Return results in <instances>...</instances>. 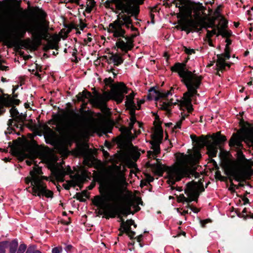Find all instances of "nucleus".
Segmentation results:
<instances>
[{"label": "nucleus", "instance_id": "obj_13", "mask_svg": "<svg viewBox=\"0 0 253 253\" xmlns=\"http://www.w3.org/2000/svg\"><path fill=\"white\" fill-rule=\"evenodd\" d=\"M152 145L153 151H148L147 155L150 158H153L154 159H155V156L160 152V145L156 139L153 142ZM156 160L157 161V163L156 164H151L148 163L146 164L148 168H151L155 173L159 175H162L164 171L163 165L160 162L159 159L156 158Z\"/></svg>", "mask_w": 253, "mask_h": 253}, {"label": "nucleus", "instance_id": "obj_21", "mask_svg": "<svg viewBox=\"0 0 253 253\" xmlns=\"http://www.w3.org/2000/svg\"><path fill=\"white\" fill-rule=\"evenodd\" d=\"M134 124L129 123L128 128L126 126H122L120 128V131L124 136L130 140L134 138V136L132 135L131 131V130L133 128Z\"/></svg>", "mask_w": 253, "mask_h": 253}, {"label": "nucleus", "instance_id": "obj_42", "mask_svg": "<svg viewBox=\"0 0 253 253\" xmlns=\"http://www.w3.org/2000/svg\"><path fill=\"white\" fill-rule=\"evenodd\" d=\"M126 108L130 110V116H131V115H135V110L136 109V107L135 105H134V106L126 107Z\"/></svg>", "mask_w": 253, "mask_h": 253}, {"label": "nucleus", "instance_id": "obj_30", "mask_svg": "<svg viewBox=\"0 0 253 253\" xmlns=\"http://www.w3.org/2000/svg\"><path fill=\"white\" fill-rule=\"evenodd\" d=\"M125 232L130 238H132L135 235V233L131 230L130 227H125L123 231H121L119 236L122 235L123 233Z\"/></svg>", "mask_w": 253, "mask_h": 253}, {"label": "nucleus", "instance_id": "obj_11", "mask_svg": "<svg viewBox=\"0 0 253 253\" xmlns=\"http://www.w3.org/2000/svg\"><path fill=\"white\" fill-rule=\"evenodd\" d=\"M70 114L73 119L69 121L68 127H65L61 125L57 130L60 132L66 131L71 133H77L80 131L84 125L83 118L80 114L73 110L70 111Z\"/></svg>", "mask_w": 253, "mask_h": 253}, {"label": "nucleus", "instance_id": "obj_39", "mask_svg": "<svg viewBox=\"0 0 253 253\" xmlns=\"http://www.w3.org/2000/svg\"><path fill=\"white\" fill-rule=\"evenodd\" d=\"M26 249V245L24 244H21L16 253H24Z\"/></svg>", "mask_w": 253, "mask_h": 253}, {"label": "nucleus", "instance_id": "obj_6", "mask_svg": "<svg viewBox=\"0 0 253 253\" xmlns=\"http://www.w3.org/2000/svg\"><path fill=\"white\" fill-rule=\"evenodd\" d=\"M20 100L12 98L7 94L3 93L2 95H0V116L3 115L6 111L4 107L11 108L9 110L10 117L12 119H9L7 122V126H8L7 130L5 131V134L10 133L13 130V128L11 127L12 126L20 128L21 130L23 128V123L26 120L27 115L19 113L18 110L16 108V106L19 104Z\"/></svg>", "mask_w": 253, "mask_h": 253}, {"label": "nucleus", "instance_id": "obj_41", "mask_svg": "<svg viewBox=\"0 0 253 253\" xmlns=\"http://www.w3.org/2000/svg\"><path fill=\"white\" fill-rule=\"evenodd\" d=\"M184 51L186 53L189 55H191L195 53V50L193 49L188 48L186 47H184Z\"/></svg>", "mask_w": 253, "mask_h": 253}, {"label": "nucleus", "instance_id": "obj_58", "mask_svg": "<svg viewBox=\"0 0 253 253\" xmlns=\"http://www.w3.org/2000/svg\"><path fill=\"white\" fill-rule=\"evenodd\" d=\"M81 194H83V198H88L87 191L84 190L81 192Z\"/></svg>", "mask_w": 253, "mask_h": 253}, {"label": "nucleus", "instance_id": "obj_29", "mask_svg": "<svg viewBox=\"0 0 253 253\" xmlns=\"http://www.w3.org/2000/svg\"><path fill=\"white\" fill-rule=\"evenodd\" d=\"M58 42L56 41H49L47 42L46 45L44 47V50H46L48 49H55L57 50Z\"/></svg>", "mask_w": 253, "mask_h": 253}, {"label": "nucleus", "instance_id": "obj_55", "mask_svg": "<svg viewBox=\"0 0 253 253\" xmlns=\"http://www.w3.org/2000/svg\"><path fill=\"white\" fill-rule=\"evenodd\" d=\"M8 69V66L2 65L1 63H0V70H3V71H6Z\"/></svg>", "mask_w": 253, "mask_h": 253}, {"label": "nucleus", "instance_id": "obj_52", "mask_svg": "<svg viewBox=\"0 0 253 253\" xmlns=\"http://www.w3.org/2000/svg\"><path fill=\"white\" fill-rule=\"evenodd\" d=\"M130 123H131L132 124H134L136 121L135 115H131V116H130Z\"/></svg>", "mask_w": 253, "mask_h": 253}, {"label": "nucleus", "instance_id": "obj_28", "mask_svg": "<svg viewBox=\"0 0 253 253\" xmlns=\"http://www.w3.org/2000/svg\"><path fill=\"white\" fill-rule=\"evenodd\" d=\"M9 253H16L17 249L18 243L16 240H13L9 244Z\"/></svg>", "mask_w": 253, "mask_h": 253}, {"label": "nucleus", "instance_id": "obj_48", "mask_svg": "<svg viewBox=\"0 0 253 253\" xmlns=\"http://www.w3.org/2000/svg\"><path fill=\"white\" fill-rule=\"evenodd\" d=\"M72 183L73 182H69L67 184H64L63 186L65 189L69 190L70 188V187L72 186Z\"/></svg>", "mask_w": 253, "mask_h": 253}, {"label": "nucleus", "instance_id": "obj_61", "mask_svg": "<svg viewBox=\"0 0 253 253\" xmlns=\"http://www.w3.org/2000/svg\"><path fill=\"white\" fill-rule=\"evenodd\" d=\"M191 209L193 212L195 213H198L199 211V210L195 207H191Z\"/></svg>", "mask_w": 253, "mask_h": 253}, {"label": "nucleus", "instance_id": "obj_9", "mask_svg": "<svg viewBox=\"0 0 253 253\" xmlns=\"http://www.w3.org/2000/svg\"><path fill=\"white\" fill-rule=\"evenodd\" d=\"M247 125L248 126H243L237 133L232 135L229 142L230 147L240 149L243 148L242 142L244 141L249 147L253 148V126Z\"/></svg>", "mask_w": 253, "mask_h": 253}, {"label": "nucleus", "instance_id": "obj_15", "mask_svg": "<svg viewBox=\"0 0 253 253\" xmlns=\"http://www.w3.org/2000/svg\"><path fill=\"white\" fill-rule=\"evenodd\" d=\"M224 172L226 175L229 177L231 185L235 186L232 182V178L237 181H240L242 179V175L240 170L235 167L233 166H227L224 168Z\"/></svg>", "mask_w": 253, "mask_h": 253}, {"label": "nucleus", "instance_id": "obj_1", "mask_svg": "<svg viewBox=\"0 0 253 253\" xmlns=\"http://www.w3.org/2000/svg\"><path fill=\"white\" fill-rule=\"evenodd\" d=\"M126 183L125 178L120 175H113L109 182L108 192L103 197L99 196L94 198V204L102 210L106 219L114 218L116 215L127 216L133 214L129 207H121L123 199V187Z\"/></svg>", "mask_w": 253, "mask_h": 253}, {"label": "nucleus", "instance_id": "obj_51", "mask_svg": "<svg viewBox=\"0 0 253 253\" xmlns=\"http://www.w3.org/2000/svg\"><path fill=\"white\" fill-rule=\"evenodd\" d=\"M72 248H73V246L70 245H69L66 246V247L65 248V250L67 253H70V252H71Z\"/></svg>", "mask_w": 253, "mask_h": 253}, {"label": "nucleus", "instance_id": "obj_37", "mask_svg": "<svg viewBox=\"0 0 253 253\" xmlns=\"http://www.w3.org/2000/svg\"><path fill=\"white\" fill-rule=\"evenodd\" d=\"M228 22L223 17H221L220 20V26L219 28L225 29L227 27Z\"/></svg>", "mask_w": 253, "mask_h": 253}, {"label": "nucleus", "instance_id": "obj_5", "mask_svg": "<svg viewBox=\"0 0 253 253\" xmlns=\"http://www.w3.org/2000/svg\"><path fill=\"white\" fill-rule=\"evenodd\" d=\"M185 63H176L171 67L172 72H177L181 78V82L184 84L188 89V91L184 93V102L186 106L188 113H191L193 108L191 105V97L197 94V89L199 87L202 76H198L185 68Z\"/></svg>", "mask_w": 253, "mask_h": 253}, {"label": "nucleus", "instance_id": "obj_57", "mask_svg": "<svg viewBox=\"0 0 253 253\" xmlns=\"http://www.w3.org/2000/svg\"><path fill=\"white\" fill-rule=\"evenodd\" d=\"M108 70L109 71V72H111L113 73L114 77L116 76L118 73H115L114 72L115 69L111 67L110 69H109Z\"/></svg>", "mask_w": 253, "mask_h": 253}, {"label": "nucleus", "instance_id": "obj_23", "mask_svg": "<svg viewBox=\"0 0 253 253\" xmlns=\"http://www.w3.org/2000/svg\"><path fill=\"white\" fill-rule=\"evenodd\" d=\"M172 89V88H171L170 90L168 91L167 92H161L160 91H157L154 89H152L151 90L153 91L155 93V100H158L161 98L166 99L169 94H171V91Z\"/></svg>", "mask_w": 253, "mask_h": 253}, {"label": "nucleus", "instance_id": "obj_7", "mask_svg": "<svg viewBox=\"0 0 253 253\" xmlns=\"http://www.w3.org/2000/svg\"><path fill=\"white\" fill-rule=\"evenodd\" d=\"M30 177L25 178L26 184L31 183V191L29 190L34 196L41 197L45 196L46 198H52L53 192L47 189L46 185L43 182V179L47 180L46 176L42 175V172L41 168L35 166L30 171Z\"/></svg>", "mask_w": 253, "mask_h": 253}, {"label": "nucleus", "instance_id": "obj_40", "mask_svg": "<svg viewBox=\"0 0 253 253\" xmlns=\"http://www.w3.org/2000/svg\"><path fill=\"white\" fill-rule=\"evenodd\" d=\"M62 251L61 247H55L52 250V253H61Z\"/></svg>", "mask_w": 253, "mask_h": 253}, {"label": "nucleus", "instance_id": "obj_2", "mask_svg": "<svg viewBox=\"0 0 253 253\" xmlns=\"http://www.w3.org/2000/svg\"><path fill=\"white\" fill-rule=\"evenodd\" d=\"M113 80L110 77L104 80L105 84L109 86L111 90L110 91H105L104 96L95 91L94 96H93L90 92L84 90L77 95L78 101L82 102L83 104L85 106L87 102L85 101V99H87L94 106L98 108L105 107L106 102L110 99L115 101L117 104L122 103L125 95L128 93L129 88L122 82L113 84Z\"/></svg>", "mask_w": 253, "mask_h": 253}, {"label": "nucleus", "instance_id": "obj_44", "mask_svg": "<svg viewBox=\"0 0 253 253\" xmlns=\"http://www.w3.org/2000/svg\"><path fill=\"white\" fill-rule=\"evenodd\" d=\"M125 223H126V227H130L131 225H132V224H134V222L133 220L129 219V220H127Z\"/></svg>", "mask_w": 253, "mask_h": 253}, {"label": "nucleus", "instance_id": "obj_14", "mask_svg": "<svg viewBox=\"0 0 253 253\" xmlns=\"http://www.w3.org/2000/svg\"><path fill=\"white\" fill-rule=\"evenodd\" d=\"M34 29L35 28H29L27 25L23 24L14 27L13 32L15 39L13 41L9 42V44L10 46L14 45L19 40L24 37L27 31L33 33Z\"/></svg>", "mask_w": 253, "mask_h": 253}, {"label": "nucleus", "instance_id": "obj_63", "mask_svg": "<svg viewBox=\"0 0 253 253\" xmlns=\"http://www.w3.org/2000/svg\"><path fill=\"white\" fill-rule=\"evenodd\" d=\"M67 0L69 2H74V3L78 4H79V0Z\"/></svg>", "mask_w": 253, "mask_h": 253}, {"label": "nucleus", "instance_id": "obj_4", "mask_svg": "<svg viewBox=\"0 0 253 253\" xmlns=\"http://www.w3.org/2000/svg\"><path fill=\"white\" fill-rule=\"evenodd\" d=\"M201 157L198 151H195L193 155L181 154L177 158V163L168 169L169 183L173 185L184 176L190 177L191 175L197 177L199 174L196 171V165Z\"/></svg>", "mask_w": 253, "mask_h": 253}, {"label": "nucleus", "instance_id": "obj_22", "mask_svg": "<svg viewBox=\"0 0 253 253\" xmlns=\"http://www.w3.org/2000/svg\"><path fill=\"white\" fill-rule=\"evenodd\" d=\"M55 176L58 181L63 182L64 180V176L67 174V171L63 168L58 169L55 172Z\"/></svg>", "mask_w": 253, "mask_h": 253}, {"label": "nucleus", "instance_id": "obj_24", "mask_svg": "<svg viewBox=\"0 0 253 253\" xmlns=\"http://www.w3.org/2000/svg\"><path fill=\"white\" fill-rule=\"evenodd\" d=\"M109 60L114 63L115 66H119L123 63L124 60L118 54H112Z\"/></svg>", "mask_w": 253, "mask_h": 253}, {"label": "nucleus", "instance_id": "obj_27", "mask_svg": "<svg viewBox=\"0 0 253 253\" xmlns=\"http://www.w3.org/2000/svg\"><path fill=\"white\" fill-rule=\"evenodd\" d=\"M217 36L221 35L223 37L228 38L231 35V32L229 31L225 30V29L219 28V26H217Z\"/></svg>", "mask_w": 253, "mask_h": 253}, {"label": "nucleus", "instance_id": "obj_16", "mask_svg": "<svg viewBox=\"0 0 253 253\" xmlns=\"http://www.w3.org/2000/svg\"><path fill=\"white\" fill-rule=\"evenodd\" d=\"M216 66L221 70H224L226 66L230 68V66L229 64L225 62V60L229 59L230 57V51L229 47L227 46L225 48V52L224 54L217 55Z\"/></svg>", "mask_w": 253, "mask_h": 253}, {"label": "nucleus", "instance_id": "obj_45", "mask_svg": "<svg viewBox=\"0 0 253 253\" xmlns=\"http://www.w3.org/2000/svg\"><path fill=\"white\" fill-rule=\"evenodd\" d=\"M78 25H76V24H75V23H70L68 25V26H67V27L69 29H77V30H78Z\"/></svg>", "mask_w": 253, "mask_h": 253}, {"label": "nucleus", "instance_id": "obj_10", "mask_svg": "<svg viewBox=\"0 0 253 253\" xmlns=\"http://www.w3.org/2000/svg\"><path fill=\"white\" fill-rule=\"evenodd\" d=\"M216 26L218 25H215L214 20L207 22L201 19L184 18L180 23L182 30L187 32V34L192 31L199 32L203 28L207 30L209 28H216Z\"/></svg>", "mask_w": 253, "mask_h": 253}, {"label": "nucleus", "instance_id": "obj_54", "mask_svg": "<svg viewBox=\"0 0 253 253\" xmlns=\"http://www.w3.org/2000/svg\"><path fill=\"white\" fill-rule=\"evenodd\" d=\"M120 218L121 221L122 222V227L123 228V229H124L125 227H126V222L124 221V219L122 218V217L121 216L120 217H119Z\"/></svg>", "mask_w": 253, "mask_h": 253}, {"label": "nucleus", "instance_id": "obj_60", "mask_svg": "<svg viewBox=\"0 0 253 253\" xmlns=\"http://www.w3.org/2000/svg\"><path fill=\"white\" fill-rule=\"evenodd\" d=\"M133 202L131 201H128L125 207H129L131 209V207L133 205Z\"/></svg>", "mask_w": 253, "mask_h": 253}, {"label": "nucleus", "instance_id": "obj_20", "mask_svg": "<svg viewBox=\"0 0 253 253\" xmlns=\"http://www.w3.org/2000/svg\"><path fill=\"white\" fill-rule=\"evenodd\" d=\"M44 31L42 32L40 28H36L33 32V36L34 39L39 45L41 43L42 39H46L49 35L47 31L45 28V26H43Z\"/></svg>", "mask_w": 253, "mask_h": 253}, {"label": "nucleus", "instance_id": "obj_31", "mask_svg": "<svg viewBox=\"0 0 253 253\" xmlns=\"http://www.w3.org/2000/svg\"><path fill=\"white\" fill-rule=\"evenodd\" d=\"M189 116V114H185L183 113H181V119L176 122V124L174 125L173 127L172 128L173 130L176 129L177 128H180L181 126L182 122L185 120V118Z\"/></svg>", "mask_w": 253, "mask_h": 253}, {"label": "nucleus", "instance_id": "obj_64", "mask_svg": "<svg viewBox=\"0 0 253 253\" xmlns=\"http://www.w3.org/2000/svg\"><path fill=\"white\" fill-rule=\"evenodd\" d=\"M77 50L76 49H74V51L72 53V56L74 57H76V54L77 53Z\"/></svg>", "mask_w": 253, "mask_h": 253}, {"label": "nucleus", "instance_id": "obj_18", "mask_svg": "<svg viewBox=\"0 0 253 253\" xmlns=\"http://www.w3.org/2000/svg\"><path fill=\"white\" fill-rule=\"evenodd\" d=\"M188 2V0H174L173 1L176 7L179 8V13L177 15V17L181 18L179 22L180 25L181 22L184 18H187L185 17V15L187 9Z\"/></svg>", "mask_w": 253, "mask_h": 253}, {"label": "nucleus", "instance_id": "obj_34", "mask_svg": "<svg viewBox=\"0 0 253 253\" xmlns=\"http://www.w3.org/2000/svg\"><path fill=\"white\" fill-rule=\"evenodd\" d=\"M8 246V242L3 241L0 242V253H4L5 249Z\"/></svg>", "mask_w": 253, "mask_h": 253}, {"label": "nucleus", "instance_id": "obj_62", "mask_svg": "<svg viewBox=\"0 0 253 253\" xmlns=\"http://www.w3.org/2000/svg\"><path fill=\"white\" fill-rule=\"evenodd\" d=\"M208 42L210 46H213L212 44V40H211V38H208Z\"/></svg>", "mask_w": 253, "mask_h": 253}, {"label": "nucleus", "instance_id": "obj_49", "mask_svg": "<svg viewBox=\"0 0 253 253\" xmlns=\"http://www.w3.org/2000/svg\"><path fill=\"white\" fill-rule=\"evenodd\" d=\"M146 179H147V180L148 181V182L149 183L153 181V180L154 179L153 177H152V176H151L149 174L146 175Z\"/></svg>", "mask_w": 253, "mask_h": 253}, {"label": "nucleus", "instance_id": "obj_8", "mask_svg": "<svg viewBox=\"0 0 253 253\" xmlns=\"http://www.w3.org/2000/svg\"><path fill=\"white\" fill-rule=\"evenodd\" d=\"M193 141H196L198 147L202 148L206 146L208 154L210 157H215L216 156L218 146L226 140L225 136L220 134V132L216 133V136H209V138L197 139L195 135H191Z\"/></svg>", "mask_w": 253, "mask_h": 253}, {"label": "nucleus", "instance_id": "obj_26", "mask_svg": "<svg viewBox=\"0 0 253 253\" xmlns=\"http://www.w3.org/2000/svg\"><path fill=\"white\" fill-rule=\"evenodd\" d=\"M38 14L40 17L42 19V23L43 26H45L46 30H48V22L45 20L46 16V13L43 10H39Z\"/></svg>", "mask_w": 253, "mask_h": 253}, {"label": "nucleus", "instance_id": "obj_47", "mask_svg": "<svg viewBox=\"0 0 253 253\" xmlns=\"http://www.w3.org/2000/svg\"><path fill=\"white\" fill-rule=\"evenodd\" d=\"M238 157L239 158H240V159L241 160V161H243L244 160V159H245V156L243 154L242 152L240 151H239L238 152Z\"/></svg>", "mask_w": 253, "mask_h": 253}, {"label": "nucleus", "instance_id": "obj_33", "mask_svg": "<svg viewBox=\"0 0 253 253\" xmlns=\"http://www.w3.org/2000/svg\"><path fill=\"white\" fill-rule=\"evenodd\" d=\"M26 253H42L40 251L38 250L36 246L34 245L29 246L26 252Z\"/></svg>", "mask_w": 253, "mask_h": 253}, {"label": "nucleus", "instance_id": "obj_56", "mask_svg": "<svg viewBox=\"0 0 253 253\" xmlns=\"http://www.w3.org/2000/svg\"><path fill=\"white\" fill-rule=\"evenodd\" d=\"M209 221V219L201 220V223L202 227H204L205 224H207Z\"/></svg>", "mask_w": 253, "mask_h": 253}, {"label": "nucleus", "instance_id": "obj_3", "mask_svg": "<svg viewBox=\"0 0 253 253\" xmlns=\"http://www.w3.org/2000/svg\"><path fill=\"white\" fill-rule=\"evenodd\" d=\"M112 2L115 4L116 9L121 12L117 15V19L109 24L108 31L113 33L114 37L119 38L125 37L126 31L123 29V26L130 28L132 31L137 30L132 25L131 17L136 16L139 11L132 6L130 0H112Z\"/></svg>", "mask_w": 253, "mask_h": 253}, {"label": "nucleus", "instance_id": "obj_36", "mask_svg": "<svg viewBox=\"0 0 253 253\" xmlns=\"http://www.w3.org/2000/svg\"><path fill=\"white\" fill-rule=\"evenodd\" d=\"M217 31V26H216V28H213V30H211V31H210L209 30H207V38H211V37L213 35H215V34L217 35V33H216Z\"/></svg>", "mask_w": 253, "mask_h": 253}, {"label": "nucleus", "instance_id": "obj_53", "mask_svg": "<svg viewBox=\"0 0 253 253\" xmlns=\"http://www.w3.org/2000/svg\"><path fill=\"white\" fill-rule=\"evenodd\" d=\"M95 4V2L94 0H88V3L87 5L89 6H91V7H94Z\"/></svg>", "mask_w": 253, "mask_h": 253}, {"label": "nucleus", "instance_id": "obj_32", "mask_svg": "<svg viewBox=\"0 0 253 253\" xmlns=\"http://www.w3.org/2000/svg\"><path fill=\"white\" fill-rule=\"evenodd\" d=\"M175 102H173V99H171L169 101L167 102L164 101L163 102V103L162 104L161 109L164 110L168 111V108L169 106H170L171 105L175 104Z\"/></svg>", "mask_w": 253, "mask_h": 253}, {"label": "nucleus", "instance_id": "obj_12", "mask_svg": "<svg viewBox=\"0 0 253 253\" xmlns=\"http://www.w3.org/2000/svg\"><path fill=\"white\" fill-rule=\"evenodd\" d=\"M200 179L198 182L192 181L188 182L186 185L185 193L188 197L183 196V201L190 203L193 201H197L200 192H203L205 188L203 184Z\"/></svg>", "mask_w": 253, "mask_h": 253}, {"label": "nucleus", "instance_id": "obj_17", "mask_svg": "<svg viewBox=\"0 0 253 253\" xmlns=\"http://www.w3.org/2000/svg\"><path fill=\"white\" fill-rule=\"evenodd\" d=\"M136 36L135 35H132L131 38L128 37H125L126 42L121 39H119L116 42V45L118 48H120L122 50L126 53L128 50H131L133 47L132 38Z\"/></svg>", "mask_w": 253, "mask_h": 253}, {"label": "nucleus", "instance_id": "obj_50", "mask_svg": "<svg viewBox=\"0 0 253 253\" xmlns=\"http://www.w3.org/2000/svg\"><path fill=\"white\" fill-rule=\"evenodd\" d=\"M80 27L81 30H83L84 29L86 26V25L82 22L81 19H80Z\"/></svg>", "mask_w": 253, "mask_h": 253}, {"label": "nucleus", "instance_id": "obj_43", "mask_svg": "<svg viewBox=\"0 0 253 253\" xmlns=\"http://www.w3.org/2000/svg\"><path fill=\"white\" fill-rule=\"evenodd\" d=\"M77 199L82 202H84L85 201L84 198L83 197V194L81 193H77L76 195Z\"/></svg>", "mask_w": 253, "mask_h": 253}, {"label": "nucleus", "instance_id": "obj_59", "mask_svg": "<svg viewBox=\"0 0 253 253\" xmlns=\"http://www.w3.org/2000/svg\"><path fill=\"white\" fill-rule=\"evenodd\" d=\"M93 7H91V6H89V5H87V7L86 8V11L88 13H89L92 10V9Z\"/></svg>", "mask_w": 253, "mask_h": 253}, {"label": "nucleus", "instance_id": "obj_46", "mask_svg": "<svg viewBox=\"0 0 253 253\" xmlns=\"http://www.w3.org/2000/svg\"><path fill=\"white\" fill-rule=\"evenodd\" d=\"M18 86H17L16 87H14L13 88V89H12V93L13 94V96H11L10 95H9V96H10L12 98H14L15 99H17L16 98L17 97L18 95H17V94H15L14 92H15V90L18 88ZM7 95H8V94H7Z\"/></svg>", "mask_w": 253, "mask_h": 253}, {"label": "nucleus", "instance_id": "obj_35", "mask_svg": "<svg viewBox=\"0 0 253 253\" xmlns=\"http://www.w3.org/2000/svg\"><path fill=\"white\" fill-rule=\"evenodd\" d=\"M15 153L16 155L20 156L26 157L28 156V154H27L26 153L25 150H21L20 149H16L15 150Z\"/></svg>", "mask_w": 253, "mask_h": 253}, {"label": "nucleus", "instance_id": "obj_38", "mask_svg": "<svg viewBox=\"0 0 253 253\" xmlns=\"http://www.w3.org/2000/svg\"><path fill=\"white\" fill-rule=\"evenodd\" d=\"M215 177L216 179H218L221 181H225L227 179L226 177L223 176L221 175L220 172L219 171H217L215 172Z\"/></svg>", "mask_w": 253, "mask_h": 253}, {"label": "nucleus", "instance_id": "obj_19", "mask_svg": "<svg viewBox=\"0 0 253 253\" xmlns=\"http://www.w3.org/2000/svg\"><path fill=\"white\" fill-rule=\"evenodd\" d=\"M75 153L77 156L87 158L90 155L91 151V149H89L88 144L84 143L78 144L77 147L75 150Z\"/></svg>", "mask_w": 253, "mask_h": 253}, {"label": "nucleus", "instance_id": "obj_25", "mask_svg": "<svg viewBox=\"0 0 253 253\" xmlns=\"http://www.w3.org/2000/svg\"><path fill=\"white\" fill-rule=\"evenodd\" d=\"M135 93L132 92L129 95L126 96V101L125 102V105L126 107H133L134 106L135 103L133 101Z\"/></svg>", "mask_w": 253, "mask_h": 253}]
</instances>
